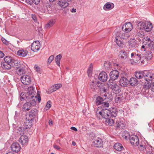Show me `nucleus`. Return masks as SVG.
<instances>
[{
  "mask_svg": "<svg viewBox=\"0 0 154 154\" xmlns=\"http://www.w3.org/2000/svg\"><path fill=\"white\" fill-rule=\"evenodd\" d=\"M51 101L50 100H49L47 103L46 107H45V109L46 110L48 109L51 106Z\"/></svg>",
  "mask_w": 154,
  "mask_h": 154,
  "instance_id": "603ef678",
  "label": "nucleus"
},
{
  "mask_svg": "<svg viewBox=\"0 0 154 154\" xmlns=\"http://www.w3.org/2000/svg\"><path fill=\"white\" fill-rule=\"evenodd\" d=\"M27 99V100H31L27 93L22 92L20 95V99L21 101Z\"/></svg>",
  "mask_w": 154,
  "mask_h": 154,
  "instance_id": "4be33fe9",
  "label": "nucleus"
},
{
  "mask_svg": "<svg viewBox=\"0 0 154 154\" xmlns=\"http://www.w3.org/2000/svg\"><path fill=\"white\" fill-rule=\"evenodd\" d=\"M62 56V55L61 54H60L57 56L55 57V60L56 63L59 66H60V62Z\"/></svg>",
  "mask_w": 154,
  "mask_h": 154,
  "instance_id": "58836bf2",
  "label": "nucleus"
},
{
  "mask_svg": "<svg viewBox=\"0 0 154 154\" xmlns=\"http://www.w3.org/2000/svg\"><path fill=\"white\" fill-rule=\"evenodd\" d=\"M92 72V68H89L87 71V73L88 76L90 77L91 75V73Z\"/></svg>",
  "mask_w": 154,
  "mask_h": 154,
  "instance_id": "4d7b16f0",
  "label": "nucleus"
},
{
  "mask_svg": "<svg viewBox=\"0 0 154 154\" xmlns=\"http://www.w3.org/2000/svg\"><path fill=\"white\" fill-rule=\"evenodd\" d=\"M40 47V43L39 41H35L31 45V50L33 51L36 52L38 51Z\"/></svg>",
  "mask_w": 154,
  "mask_h": 154,
  "instance_id": "6e6552de",
  "label": "nucleus"
},
{
  "mask_svg": "<svg viewBox=\"0 0 154 154\" xmlns=\"http://www.w3.org/2000/svg\"><path fill=\"white\" fill-rule=\"evenodd\" d=\"M21 66L20 65L17 63H12L11 67L14 68L15 69V71L17 70Z\"/></svg>",
  "mask_w": 154,
  "mask_h": 154,
  "instance_id": "79ce46f5",
  "label": "nucleus"
},
{
  "mask_svg": "<svg viewBox=\"0 0 154 154\" xmlns=\"http://www.w3.org/2000/svg\"><path fill=\"white\" fill-rule=\"evenodd\" d=\"M105 121L106 124L108 126H112L114 125V121L112 118L109 117L106 119Z\"/></svg>",
  "mask_w": 154,
  "mask_h": 154,
  "instance_id": "5701e85b",
  "label": "nucleus"
},
{
  "mask_svg": "<svg viewBox=\"0 0 154 154\" xmlns=\"http://www.w3.org/2000/svg\"><path fill=\"white\" fill-rule=\"evenodd\" d=\"M62 86L61 84H58L52 86L50 88V92H52L56 91L61 87Z\"/></svg>",
  "mask_w": 154,
  "mask_h": 154,
  "instance_id": "bb28decb",
  "label": "nucleus"
},
{
  "mask_svg": "<svg viewBox=\"0 0 154 154\" xmlns=\"http://www.w3.org/2000/svg\"><path fill=\"white\" fill-rule=\"evenodd\" d=\"M116 127L121 129H123L125 127L124 124L121 122H116Z\"/></svg>",
  "mask_w": 154,
  "mask_h": 154,
  "instance_id": "37998d69",
  "label": "nucleus"
},
{
  "mask_svg": "<svg viewBox=\"0 0 154 154\" xmlns=\"http://www.w3.org/2000/svg\"><path fill=\"white\" fill-rule=\"evenodd\" d=\"M120 85L122 86H126L128 83V80L125 77H123L121 78L119 81Z\"/></svg>",
  "mask_w": 154,
  "mask_h": 154,
  "instance_id": "aec40b11",
  "label": "nucleus"
},
{
  "mask_svg": "<svg viewBox=\"0 0 154 154\" xmlns=\"http://www.w3.org/2000/svg\"><path fill=\"white\" fill-rule=\"evenodd\" d=\"M93 143L94 146L97 147H101L103 144L102 139L99 138L94 140Z\"/></svg>",
  "mask_w": 154,
  "mask_h": 154,
  "instance_id": "ddd939ff",
  "label": "nucleus"
},
{
  "mask_svg": "<svg viewBox=\"0 0 154 154\" xmlns=\"http://www.w3.org/2000/svg\"><path fill=\"white\" fill-rule=\"evenodd\" d=\"M20 80L21 82L25 85L29 84L31 81L30 77L27 75H24L22 76L21 77Z\"/></svg>",
  "mask_w": 154,
  "mask_h": 154,
  "instance_id": "0eeeda50",
  "label": "nucleus"
},
{
  "mask_svg": "<svg viewBox=\"0 0 154 154\" xmlns=\"http://www.w3.org/2000/svg\"><path fill=\"white\" fill-rule=\"evenodd\" d=\"M103 83H101L100 82H97V87H98L100 88V89H101L103 87Z\"/></svg>",
  "mask_w": 154,
  "mask_h": 154,
  "instance_id": "6e6d98bb",
  "label": "nucleus"
},
{
  "mask_svg": "<svg viewBox=\"0 0 154 154\" xmlns=\"http://www.w3.org/2000/svg\"><path fill=\"white\" fill-rule=\"evenodd\" d=\"M98 79L103 82H106L107 79V74L104 72H101L99 75Z\"/></svg>",
  "mask_w": 154,
  "mask_h": 154,
  "instance_id": "2eb2a0df",
  "label": "nucleus"
},
{
  "mask_svg": "<svg viewBox=\"0 0 154 154\" xmlns=\"http://www.w3.org/2000/svg\"><path fill=\"white\" fill-rule=\"evenodd\" d=\"M27 91V93L31 100L34 99L36 101L37 100V95L34 88L32 86L29 87Z\"/></svg>",
  "mask_w": 154,
  "mask_h": 154,
  "instance_id": "7ed1b4c3",
  "label": "nucleus"
},
{
  "mask_svg": "<svg viewBox=\"0 0 154 154\" xmlns=\"http://www.w3.org/2000/svg\"><path fill=\"white\" fill-rule=\"evenodd\" d=\"M4 62H8L9 63H12L13 62V59L10 56H6L4 59Z\"/></svg>",
  "mask_w": 154,
  "mask_h": 154,
  "instance_id": "a19ab883",
  "label": "nucleus"
},
{
  "mask_svg": "<svg viewBox=\"0 0 154 154\" xmlns=\"http://www.w3.org/2000/svg\"><path fill=\"white\" fill-rule=\"evenodd\" d=\"M136 55L135 53H132L131 54V57L132 58V59L133 60L134 57V56Z\"/></svg>",
  "mask_w": 154,
  "mask_h": 154,
  "instance_id": "774afa93",
  "label": "nucleus"
},
{
  "mask_svg": "<svg viewBox=\"0 0 154 154\" xmlns=\"http://www.w3.org/2000/svg\"><path fill=\"white\" fill-rule=\"evenodd\" d=\"M54 56L53 55H51L49 57L48 60V62L49 64H50L52 60H54Z\"/></svg>",
  "mask_w": 154,
  "mask_h": 154,
  "instance_id": "864d4df0",
  "label": "nucleus"
},
{
  "mask_svg": "<svg viewBox=\"0 0 154 154\" xmlns=\"http://www.w3.org/2000/svg\"><path fill=\"white\" fill-rule=\"evenodd\" d=\"M11 149L12 151L17 152L20 151V146L18 143L14 142L11 145Z\"/></svg>",
  "mask_w": 154,
  "mask_h": 154,
  "instance_id": "9b49d317",
  "label": "nucleus"
},
{
  "mask_svg": "<svg viewBox=\"0 0 154 154\" xmlns=\"http://www.w3.org/2000/svg\"><path fill=\"white\" fill-rule=\"evenodd\" d=\"M110 110L107 109H102L101 111H99L97 110L96 114L97 117L99 115L101 116L102 118L106 119L110 117Z\"/></svg>",
  "mask_w": 154,
  "mask_h": 154,
  "instance_id": "f03ea898",
  "label": "nucleus"
},
{
  "mask_svg": "<svg viewBox=\"0 0 154 154\" xmlns=\"http://www.w3.org/2000/svg\"><path fill=\"white\" fill-rule=\"evenodd\" d=\"M26 71V70L25 67L21 66L19 68L15 71L16 73L18 75L21 76L25 74Z\"/></svg>",
  "mask_w": 154,
  "mask_h": 154,
  "instance_id": "4468645a",
  "label": "nucleus"
},
{
  "mask_svg": "<svg viewBox=\"0 0 154 154\" xmlns=\"http://www.w3.org/2000/svg\"><path fill=\"white\" fill-rule=\"evenodd\" d=\"M114 80H109L107 82V85L109 88L112 89L113 92L116 94L119 93L121 91L119 87L116 84Z\"/></svg>",
  "mask_w": 154,
  "mask_h": 154,
  "instance_id": "f257e3e1",
  "label": "nucleus"
},
{
  "mask_svg": "<svg viewBox=\"0 0 154 154\" xmlns=\"http://www.w3.org/2000/svg\"><path fill=\"white\" fill-rule=\"evenodd\" d=\"M141 55L140 54H137L134 56L133 59V61L135 63H140V62H142L141 61Z\"/></svg>",
  "mask_w": 154,
  "mask_h": 154,
  "instance_id": "7c9ffc66",
  "label": "nucleus"
},
{
  "mask_svg": "<svg viewBox=\"0 0 154 154\" xmlns=\"http://www.w3.org/2000/svg\"><path fill=\"white\" fill-rule=\"evenodd\" d=\"M104 66L106 69H110L111 67V64L108 61H106L104 63Z\"/></svg>",
  "mask_w": 154,
  "mask_h": 154,
  "instance_id": "a18cd8bd",
  "label": "nucleus"
},
{
  "mask_svg": "<svg viewBox=\"0 0 154 154\" xmlns=\"http://www.w3.org/2000/svg\"><path fill=\"white\" fill-rule=\"evenodd\" d=\"M139 146H142L144 145L145 146V145H146V144L145 143V141H142L140 142H139Z\"/></svg>",
  "mask_w": 154,
  "mask_h": 154,
  "instance_id": "052dcab7",
  "label": "nucleus"
},
{
  "mask_svg": "<svg viewBox=\"0 0 154 154\" xmlns=\"http://www.w3.org/2000/svg\"><path fill=\"white\" fill-rule=\"evenodd\" d=\"M135 77L138 79H141L143 78L144 71L141 72H136L135 73Z\"/></svg>",
  "mask_w": 154,
  "mask_h": 154,
  "instance_id": "4c0bfd02",
  "label": "nucleus"
},
{
  "mask_svg": "<svg viewBox=\"0 0 154 154\" xmlns=\"http://www.w3.org/2000/svg\"><path fill=\"white\" fill-rule=\"evenodd\" d=\"M26 128H25L23 127L20 126L17 129V133L21 135H23L26 132Z\"/></svg>",
  "mask_w": 154,
  "mask_h": 154,
  "instance_id": "72a5a7b5",
  "label": "nucleus"
},
{
  "mask_svg": "<svg viewBox=\"0 0 154 154\" xmlns=\"http://www.w3.org/2000/svg\"><path fill=\"white\" fill-rule=\"evenodd\" d=\"M130 141L131 144L136 146L139 145V140L138 137L135 135H132L130 137Z\"/></svg>",
  "mask_w": 154,
  "mask_h": 154,
  "instance_id": "423d86ee",
  "label": "nucleus"
},
{
  "mask_svg": "<svg viewBox=\"0 0 154 154\" xmlns=\"http://www.w3.org/2000/svg\"><path fill=\"white\" fill-rule=\"evenodd\" d=\"M133 26L131 23L130 22L126 23L123 25L122 29L126 32H129L132 29Z\"/></svg>",
  "mask_w": 154,
  "mask_h": 154,
  "instance_id": "1a4fd4ad",
  "label": "nucleus"
},
{
  "mask_svg": "<svg viewBox=\"0 0 154 154\" xmlns=\"http://www.w3.org/2000/svg\"><path fill=\"white\" fill-rule=\"evenodd\" d=\"M144 56L147 60H150L152 58V52L150 51H148L146 52L144 54Z\"/></svg>",
  "mask_w": 154,
  "mask_h": 154,
  "instance_id": "473e14b6",
  "label": "nucleus"
},
{
  "mask_svg": "<svg viewBox=\"0 0 154 154\" xmlns=\"http://www.w3.org/2000/svg\"><path fill=\"white\" fill-rule=\"evenodd\" d=\"M30 118H28V116H27L26 122L23 125L26 129L30 128L32 127V120H30Z\"/></svg>",
  "mask_w": 154,
  "mask_h": 154,
  "instance_id": "6ab92c4d",
  "label": "nucleus"
},
{
  "mask_svg": "<svg viewBox=\"0 0 154 154\" xmlns=\"http://www.w3.org/2000/svg\"><path fill=\"white\" fill-rule=\"evenodd\" d=\"M55 23V21L53 19L50 20L48 23L45 26V28L46 29H49Z\"/></svg>",
  "mask_w": 154,
  "mask_h": 154,
  "instance_id": "f704fd0d",
  "label": "nucleus"
},
{
  "mask_svg": "<svg viewBox=\"0 0 154 154\" xmlns=\"http://www.w3.org/2000/svg\"><path fill=\"white\" fill-rule=\"evenodd\" d=\"M32 18L33 20L35 22H36L37 21V19L36 17V16L35 14H32Z\"/></svg>",
  "mask_w": 154,
  "mask_h": 154,
  "instance_id": "bf43d9fd",
  "label": "nucleus"
},
{
  "mask_svg": "<svg viewBox=\"0 0 154 154\" xmlns=\"http://www.w3.org/2000/svg\"><path fill=\"white\" fill-rule=\"evenodd\" d=\"M148 46L150 50H154V41H150L148 43Z\"/></svg>",
  "mask_w": 154,
  "mask_h": 154,
  "instance_id": "49530a36",
  "label": "nucleus"
},
{
  "mask_svg": "<svg viewBox=\"0 0 154 154\" xmlns=\"http://www.w3.org/2000/svg\"><path fill=\"white\" fill-rule=\"evenodd\" d=\"M43 5L44 6H45L46 8H48H48H50V4L48 3H46L45 4Z\"/></svg>",
  "mask_w": 154,
  "mask_h": 154,
  "instance_id": "0e129e2a",
  "label": "nucleus"
},
{
  "mask_svg": "<svg viewBox=\"0 0 154 154\" xmlns=\"http://www.w3.org/2000/svg\"><path fill=\"white\" fill-rule=\"evenodd\" d=\"M154 77V74L146 71H144V79L147 82L151 81Z\"/></svg>",
  "mask_w": 154,
  "mask_h": 154,
  "instance_id": "39448f33",
  "label": "nucleus"
},
{
  "mask_svg": "<svg viewBox=\"0 0 154 154\" xmlns=\"http://www.w3.org/2000/svg\"><path fill=\"white\" fill-rule=\"evenodd\" d=\"M123 97H117L116 99V102L118 103L122 101L123 100Z\"/></svg>",
  "mask_w": 154,
  "mask_h": 154,
  "instance_id": "5fc2aeb1",
  "label": "nucleus"
},
{
  "mask_svg": "<svg viewBox=\"0 0 154 154\" xmlns=\"http://www.w3.org/2000/svg\"><path fill=\"white\" fill-rule=\"evenodd\" d=\"M39 10L42 13H45L47 12L48 8L43 5L39 8Z\"/></svg>",
  "mask_w": 154,
  "mask_h": 154,
  "instance_id": "09e8293b",
  "label": "nucleus"
},
{
  "mask_svg": "<svg viewBox=\"0 0 154 154\" xmlns=\"http://www.w3.org/2000/svg\"><path fill=\"white\" fill-rule=\"evenodd\" d=\"M138 148L140 151L146 152V151L148 150L149 147L146 145L145 146L143 145L142 146H139Z\"/></svg>",
  "mask_w": 154,
  "mask_h": 154,
  "instance_id": "ea45409f",
  "label": "nucleus"
},
{
  "mask_svg": "<svg viewBox=\"0 0 154 154\" xmlns=\"http://www.w3.org/2000/svg\"><path fill=\"white\" fill-rule=\"evenodd\" d=\"M114 148L117 151H120L123 149V147L121 144L116 143L113 146Z\"/></svg>",
  "mask_w": 154,
  "mask_h": 154,
  "instance_id": "e433bc0d",
  "label": "nucleus"
},
{
  "mask_svg": "<svg viewBox=\"0 0 154 154\" xmlns=\"http://www.w3.org/2000/svg\"><path fill=\"white\" fill-rule=\"evenodd\" d=\"M137 25L140 29H144V25H145V22H139L138 23Z\"/></svg>",
  "mask_w": 154,
  "mask_h": 154,
  "instance_id": "c03bdc74",
  "label": "nucleus"
},
{
  "mask_svg": "<svg viewBox=\"0 0 154 154\" xmlns=\"http://www.w3.org/2000/svg\"><path fill=\"white\" fill-rule=\"evenodd\" d=\"M89 86L90 88L93 91H96L97 89V82L93 81L90 83Z\"/></svg>",
  "mask_w": 154,
  "mask_h": 154,
  "instance_id": "c756f323",
  "label": "nucleus"
},
{
  "mask_svg": "<svg viewBox=\"0 0 154 154\" xmlns=\"http://www.w3.org/2000/svg\"><path fill=\"white\" fill-rule=\"evenodd\" d=\"M4 56V54L1 51H0V58H2Z\"/></svg>",
  "mask_w": 154,
  "mask_h": 154,
  "instance_id": "338daca9",
  "label": "nucleus"
},
{
  "mask_svg": "<svg viewBox=\"0 0 154 154\" xmlns=\"http://www.w3.org/2000/svg\"><path fill=\"white\" fill-rule=\"evenodd\" d=\"M109 115L110 117V118H113L116 116L117 115V112L116 111H111L110 110Z\"/></svg>",
  "mask_w": 154,
  "mask_h": 154,
  "instance_id": "8fccbe9b",
  "label": "nucleus"
},
{
  "mask_svg": "<svg viewBox=\"0 0 154 154\" xmlns=\"http://www.w3.org/2000/svg\"><path fill=\"white\" fill-rule=\"evenodd\" d=\"M1 65L2 68L6 69H9L11 67L12 63H9L8 62L2 63Z\"/></svg>",
  "mask_w": 154,
  "mask_h": 154,
  "instance_id": "393cba45",
  "label": "nucleus"
},
{
  "mask_svg": "<svg viewBox=\"0 0 154 154\" xmlns=\"http://www.w3.org/2000/svg\"><path fill=\"white\" fill-rule=\"evenodd\" d=\"M123 34H121V33L120 32H117L116 34V37L115 38V40H116V38H122L124 39L125 38H124L123 37Z\"/></svg>",
  "mask_w": 154,
  "mask_h": 154,
  "instance_id": "de8ad7c7",
  "label": "nucleus"
},
{
  "mask_svg": "<svg viewBox=\"0 0 154 154\" xmlns=\"http://www.w3.org/2000/svg\"><path fill=\"white\" fill-rule=\"evenodd\" d=\"M35 70L37 72H39L40 71V68L38 66H35L34 67Z\"/></svg>",
  "mask_w": 154,
  "mask_h": 154,
  "instance_id": "680f3d73",
  "label": "nucleus"
},
{
  "mask_svg": "<svg viewBox=\"0 0 154 154\" xmlns=\"http://www.w3.org/2000/svg\"><path fill=\"white\" fill-rule=\"evenodd\" d=\"M119 72L117 70H113L110 73V77L111 80H115L118 79L119 77Z\"/></svg>",
  "mask_w": 154,
  "mask_h": 154,
  "instance_id": "9d476101",
  "label": "nucleus"
},
{
  "mask_svg": "<svg viewBox=\"0 0 154 154\" xmlns=\"http://www.w3.org/2000/svg\"><path fill=\"white\" fill-rule=\"evenodd\" d=\"M28 53V51L26 50L23 49L18 50L17 52L18 55L21 57H24L26 56Z\"/></svg>",
  "mask_w": 154,
  "mask_h": 154,
  "instance_id": "b1692460",
  "label": "nucleus"
},
{
  "mask_svg": "<svg viewBox=\"0 0 154 154\" xmlns=\"http://www.w3.org/2000/svg\"><path fill=\"white\" fill-rule=\"evenodd\" d=\"M19 141L22 145H26L27 144L28 141V138L26 135H22L20 137Z\"/></svg>",
  "mask_w": 154,
  "mask_h": 154,
  "instance_id": "f8f14e48",
  "label": "nucleus"
},
{
  "mask_svg": "<svg viewBox=\"0 0 154 154\" xmlns=\"http://www.w3.org/2000/svg\"><path fill=\"white\" fill-rule=\"evenodd\" d=\"M37 30L39 33H41L42 30V28L41 27H39L37 28Z\"/></svg>",
  "mask_w": 154,
  "mask_h": 154,
  "instance_id": "69168bd1",
  "label": "nucleus"
},
{
  "mask_svg": "<svg viewBox=\"0 0 154 154\" xmlns=\"http://www.w3.org/2000/svg\"><path fill=\"white\" fill-rule=\"evenodd\" d=\"M2 42L5 44L7 45L8 44V42L4 38H2Z\"/></svg>",
  "mask_w": 154,
  "mask_h": 154,
  "instance_id": "13d9d810",
  "label": "nucleus"
},
{
  "mask_svg": "<svg viewBox=\"0 0 154 154\" xmlns=\"http://www.w3.org/2000/svg\"><path fill=\"white\" fill-rule=\"evenodd\" d=\"M152 28V24L149 21H145V25L143 29L146 31L148 32L150 31Z\"/></svg>",
  "mask_w": 154,
  "mask_h": 154,
  "instance_id": "f3484780",
  "label": "nucleus"
},
{
  "mask_svg": "<svg viewBox=\"0 0 154 154\" xmlns=\"http://www.w3.org/2000/svg\"><path fill=\"white\" fill-rule=\"evenodd\" d=\"M111 7V4L109 3H107L104 5L103 7V9L105 10H106L107 9L110 8Z\"/></svg>",
  "mask_w": 154,
  "mask_h": 154,
  "instance_id": "3c124183",
  "label": "nucleus"
},
{
  "mask_svg": "<svg viewBox=\"0 0 154 154\" xmlns=\"http://www.w3.org/2000/svg\"><path fill=\"white\" fill-rule=\"evenodd\" d=\"M129 51L122 50L119 52V56L121 59H125L128 56Z\"/></svg>",
  "mask_w": 154,
  "mask_h": 154,
  "instance_id": "dca6fc26",
  "label": "nucleus"
},
{
  "mask_svg": "<svg viewBox=\"0 0 154 154\" xmlns=\"http://www.w3.org/2000/svg\"><path fill=\"white\" fill-rule=\"evenodd\" d=\"M115 42H116L117 45L120 48H123L124 46V42L122 39V38H116V40H115Z\"/></svg>",
  "mask_w": 154,
  "mask_h": 154,
  "instance_id": "a878e982",
  "label": "nucleus"
},
{
  "mask_svg": "<svg viewBox=\"0 0 154 154\" xmlns=\"http://www.w3.org/2000/svg\"><path fill=\"white\" fill-rule=\"evenodd\" d=\"M28 102L24 104L23 107V110L24 111H28L32 106H35L36 101L34 99L29 100Z\"/></svg>",
  "mask_w": 154,
  "mask_h": 154,
  "instance_id": "20e7f679",
  "label": "nucleus"
},
{
  "mask_svg": "<svg viewBox=\"0 0 154 154\" xmlns=\"http://www.w3.org/2000/svg\"><path fill=\"white\" fill-rule=\"evenodd\" d=\"M128 45L129 48H135L137 46V41L135 38H131L128 42Z\"/></svg>",
  "mask_w": 154,
  "mask_h": 154,
  "instance_id": "a211bd4d",
  "label": "nucleus"
},
{
  "mask_svg": "<svg viewBox=\"0 0 154 154\" xmlns=\"http://www.w3.org/2000/svg\"><path fill=\"white\" fill-rule=\"evenodd\" d=\"M40 0H26V2L28 5H31L33 4L38 5Z\"/></svg>",
  "mask_w": 154,
  "mask_h": 154,
  "instance_id": "2f4dec72",
  "label": "nucleus"
},
{
  "mask_svg": "<svg viewBox=\"0 0 154 154\" xmlns=\"http://www.w3.org/2000/svg\"><path fill=\"white\" fill-rule=\"evenodd\" d=\"M103 106L104 107H108L109 106V104L108 102H103Z\"/></svg>",
  "mask_w": 154,
  "mask_h": 154,
  "instance_id": "e2e57ef3",
  "label": "nucleus"
},
{
  "mask_svg": "<svg viewBox=\"0 0 154 154\" xmlns=\"http://www.w3.org/2000/svg\"><path fill=\"white\" fill-rule=\"evenodd\" d=\"M130 85L132 86H135L138 84V81L134 77L131 78L129 81Z\"/></svg>",
  "mask_w": 154,
  "mask_h": 154,
  "instance_id": "cd10ccee",
  "label": "nucleus"
},
{
  "mask_svg": "<svg viewBox=\"0 0 154 154\" xmlns=\"http://www.w3.org/2000/svg\"><path fill=\"white\" fill-rule=\"evenodd\" d=\"M68 2L65 0H59L58 4L61 7L64 8L69 5Z\"/></svg>",
  "mask_w": 154,
  "mask_h": 154,
  "instance_id": "412c9836",
  "label": "nucleus"
},
{
  "mask_svg": "<svg viewBox=\"0 0 154 154\" xmlns=\"http://www.w3.org/2000/svg\"><path fill=\"white\" fill-rule=\"evenodd\" d=\"M37 112V109L31 110L29 113V116L28 117V118H30V120H33L34 119V116L36 115Z\"/></svg>",
  "mask_w": 154,
  "mask_h": 154,
  "instance_id": "c85d7f7f",
  "label": "nucleus"
},
{
  "mask_svg": "<svg viewBox=\"0 0 154 154\" xmlns=\"http://www.w3.org/2000/svg\"><path fill=\"white\" fill-rule=\"evenodd\" d=\"M104 100L103 98L100 96H97L96 97L95 103L97 105H99L102 104L103 103Z\"/></svg>",
  "mask_w": 154,
  "mask_h": 154,
  "instance_id": "c9c22d12",
  "label": "nucleus"
}]
</instances>
